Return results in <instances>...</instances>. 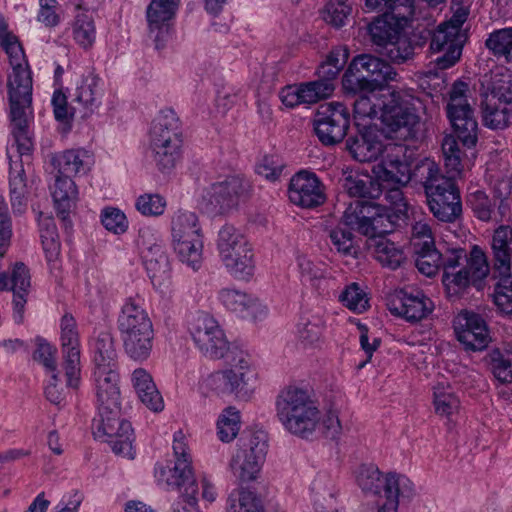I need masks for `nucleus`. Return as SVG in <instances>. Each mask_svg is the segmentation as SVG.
Masks as SVG:
<instances>
[{
  "instance_id": "nucleus-1",
  "label": "nucleus",
  "mask_w": 512,
  "mask_h": 512,
  "mask_svg": "<svg viewBox=\"0 0 512 512\" xmlns=\"http://www.w3.org/2000/svg\"><path fill=\"white\" fill-rule=\"evenodd\" d=\"M442 152L448 176L442 175L438 164L429 158L416 164L414 174L424 187L427 204L433 215L440 221L453 222L462 211L459 192L453 179L462 173L463 152L452 135L444 137Z\"/></svg>"
},
{
  "instance_id": "nucleus-2",
  "label": "nucleus",
  "mask_w": 512,
  "mask_h": 512,
  "mask_svg": "<svg viewBox=\"0 0 512 512\" xmlns=\"http://www.w3.org/2000/svg\"><path fill=\"white\" fill-rule=\"evenodd\" d=\"M345 225L368 236L367 246L384 267L398 268L404 261L403 250L384 234L391 229L389 210L377 203L357 200L344 214Z\"/></svg>"
},
{
  "instance_id": "nucleus-3",
  "label": "nucleus",
  "mask_w": 512,
  "mask_h": 512,
  "mask_svg": "<svg viewBox=\"0 0 512 512\" xmlns=\"http://www.w3.org/2000/svg\"><path fill=\"white\" fill-rule=\"evenodd\" d=\"M276 415L289 433L308 438L320 424L321 411L308 390L296 385L284 387L276 397Z\"/></svg>"
},
{
  "instance_id": "nucleus-4",
  "label": "nucleus",
  "mask_w": 512,
  "mask_h": 512,
  "mask_svg": "<svg viewBox=\"0 0 512 512\" xmlns=\"http://www.w3.org/2000/svg\"><path fill=\"white\" fill-rule=\"evenodd\" d=\"M117 327L125 354L136 362L147 360L153 348L154 328L141 298L129 297L125 300Z\"/></svg>"
},
{
  "instance_id": "nucleus-5",
  "label": "nucleus",
  "mask_w": 512,
  "mask_h": 512,
  "mask_svg": "<svg viewBox=\"0 0 512 512\" xmlns=\"http://www.w3.org/2000/svg\"><path fill=\"white\" fill-rule=\"evenodd\" d=\"M182 143L179 117L171 109L162 110L153 120L149 133V148L159 170L169 172L176 167Z\"/></svg>"
},
{
  "instance_id": "nucleus-6",
  "label": "nucleus",
  "mask_w": 512,
  "mask_h": 512,
  "mask_svg": "<svg viewBox=\"0 0 512 512\" xmlns=\"http://www.w3.org/2000/svg\"><path fill=\"white\" fill-rule=\"evenodd\" d=\"M231 474L240 485H251L262 480L268 453V437L263 431L244 441H236L226 448Z\"/></svg>"
},
{
  "instance_id": "nucleus-7",
  "label": "nucleus",
  "mask_w": 512,
  "mask_h": 512,
  "mask_svg": "<svg viewBox=\"0 0 512 512\" xmlns=\"http://www.w3.org/2000/svg\"><path fill=\"white\" fill-rule=\"evenodd\" d=\"M382 97L381 121L386 137L399 141L413 138L420 125V117L412 97L400 90H387Z\"/></svg>"
},
{
  "instance_id": "nucleus-8",
  "label": "nucleus",
  "mask_w": 512,
  "mask_h": 512,
  "mask_svg": "<svg viewBox=\"0 0 512 512\" xmlns=\"http://www.w3.org/2000/svg\"><path fill=\"white\" fill-rule=\"evenodd\" d=\"M493 277L498 279L494 291V303L507 315H512V230L509 226L498 227L492 236Z\"/></svg>"
},
{
  "instance_id": "nucleus-9",
  "label": "nucleus",
  "mask_w": 512,
  "mask_h": 512,
  "mask_svg": "<svg viewBox=\"0 0 512 512\" xmlns=\"http://www.w3.org/2000/svg\"><path fill=\"white\" fill-rule=\"evenodd\" d=\"M172 245L179 260L197 270L203 259V235L196 213L178 210L171 219Z\"/></svg>"
},
{
  "instance_id": "nucleus-10",
  "label": "nucleus",
  "mask_w": 512,
  "mask_h": 512,
  "mask_svg": "<svg viewBox=\"0 0 512 512\" xmlns=\"http://www.w3.org/2000/svg\"><path fill=\"white\" fill-rule=\"evenodd\" d=\"M482 88L484 124L492 129L507 127L512 113V75L494 71Z\"/></svg>"
},
{
  "instance_id": "nucleus-11",
  "label": "nucleus",
  "mask_w": 512,
  "mask_h": 512,
  "mask_svg": "<svg viewBox=\"0 0 512 512\" xmlns=\"http://www.w3.org/2000/svg\"><path fill=\"white\" fill-rule=\"evenodd\" d=\"M366 7L371 11H393L384 13L369 26L373 43L381 49L403 33L414 13L413 0H366Z\"/></svg>"
},
{
  "instance_id": "nucleus-12",
  "label": "nucleus",
  "mask_w": 512,
  "mask_h": 512,
  "mask_svg": "<svg viewBox=\"0 0 512 512\" xmlns=\"http://www.w3.org/2000/svg\"><path fill=\"white\" fill-rule=\"evenodd\" d=\"M257 383V373L248 353L236 344L226 347V395L248 401Z\"/></svg>"
},
{
  "instance_id": "nucleus-13",
  "label": "nucleus",
  "mask_w": 512,
  "mask_h": 512,
  "mask_svg": "<svg viewBox=\"0 0 512 512\" xmlns=\"http://www.w3.org/2000/svg\"><path fill=\"white\" fill-rule=\"evenodd\" d=\"M452 10L451 19L438 26L431 40L430 47L433 51L446 50V53L437 59V66L440 69H447L459 60L465 40L461 27L469 14L468 5H460Z\"/></svg>"
},
{
  "instance_id": "nucleus-14",
  "label": "nucleus",
  "mask_w": 512,
  "mask_h": 512,
  "mask_svg": "<svg viewBox=\"0 0 512 512\" xmlns=\"http://www.w3.org/2000/svg\"><path fill=\"white\" fill-rule=\"evenodd\" d=\"M155 478L160 485L165 486L168 490L177 489L181 492V501L176 504L174 512H199L196 497L198 486L188 460H175L172 468L157 465Z\"/></svg>"
},
{
  "instance_id": "nucleus-15",
  "label": "nucleus",
  "mask_w": 512,
  "mask_h": 512,
  "mask_svg": "<svg viewBox=\"0 0 512 512\" xmlns=\"http://www.w3.org/2000/svg\"><path fill=\"white\" fill-rule=\"evenodd\" d=\"M468 84L458 81L451 88L447 115L458 139L466 146L477 141V122L469 102Z\"/></svg>"
},
{
  "instance_id": "nucleus-16",
  "label": "nucleus",
  "mask_w": 512,
  "mask_h": 512,
  "mask_svg": "<svg viewBox=\"0 0 512 512\" xmlns=\"http://www.w3.org/2000/svg\"><path fill=\"white\" fill-rule=\"evenodd\" d=\"M226 271L237 281L250 282L256 273V256L252 244L238 229H226Z\"/></svg>"
},
{
  "instance_id": "nucleus-17",
  "label": "nucleus",
  "mask_w": 512,
  "mask_h": 512,
  "mask_svg": "<svg viewBox=\"0 0 512 512\" xmlns=\"http://www.w3.org/2000/svg\"><path fill=\"white\" fill-rule=\"evenodd\" d=\"M121 409L106 411L99 414L94 435L98 439L106 441L115 454L128 459H133L134 430L129 421L121 417Z\"/></svg>"
},
{
  "instance_id": "nucleus-18",
  "label": "nucleus",
  "mask_w": 512,
  "mask_h": 512,
  "mask_svg": "<svg viewBox=\"0 0 512 512\" xmlns=\"http://www.w3.org/2000/svg\"><path fill=\"white\" fill-rule=\"evenodd\" d=\"M354 478L363 493L378 495V502L390 499V486L394 488L395 497L404 496L412 488V483L405 476L383 475L378 467L372 463L359 465L354 471Z\"/></svg>"
},
{
  "instance_id": "nucleus-19",
  "label": "nucleus",
  "mask_w": 512,
  "mask_h": 512,
  "mask_svg": "<svg viewBox=\"0 0 512 512\" xmlns=\"http://www.w3.org/2000/svg\"><path fill=\"white\" fill-rule=\"evenodd\" d=\"M188 332L202 356L210 360L224 357V329L213 316L203 312L192 315Z\"/></svg>"
},
{
  "instance_id": "nucleus-20",
  "label": "nucleus",
  "mask_w": 512,
  "mask_h": 512,
  "mask_svg": "<svg viewBox=\"0 0 512 512\" xmlns=\"http://www.w3.org/2000/svg\"><path fill=\"white\" fill-rule=\"evenodd\" d=\"M490 271L487 257L479 246H473L469 253V266L443 273L442 282L450 296L463 294L470 285L481 289Z\"/></svg>"
},
{
  "instance_id": "nucleus-21",
  "label": "nucleus",
  "mask_w": 512,
  "mask_h": 512,
  "mask_svg": "<svg viewBox=\"0 0 512 512\" xmlns=\"http://www.w3.org/2000/svg\"><path fill=\"white\" fill-rule=\"evenodd\" d=\"M1 45L8 54L12 73L8 78V98L32 96V76L21 44L17 37L9 32H2Z\"/></svg>"
},
{
  "instance_id": "nucleus-22",
  "label": "nucleus",
  "mask_w": 512,
  "mask_h": 512,
  "mask_svg": "<svg viewBox=\"0 0 512 512\" xmlns=\"http://www.w3.org/2000/svg\"><path fill=\"white\" fill-rule=\"evenodd\" d=\"M405 147L389 144L379 163L373 166L372 172L382 186H405L412 175L411 163L405 155Z\"/></svg>"
},
{
  "instance_id": "nucleus-23",
  "label": "nucleus",
  "mask_w": 512,
  "mask_h": 512,
  "mask_svg": "<svg viewBox=\"0 0 512 512\" xmlns=\"http://www.w3.org/2000/svg\"><path fill=\"white\" fill-rule=\"evenodd\" d=\"M349 126V114L340 102H330L318 108L314 129L319 140L326 145L340 142Z\"/></svg>"
},
{
  "instance_id": "nucleus-24",
  "label": "nucleus",
  "mask_w": 512,
  "mask_h": 512,
  "mask_svg": "<svg viewBox=\"0 0 512 512\" xmlns=\"http://www.w3.org/2000/svg\"><path fill=\"white\" fill-rule=\"evenodd\" d=\"M61 347L64 371L67 386H79L81 379L80 343L76 321L71 315H64L61 319Z\"/></svg>"
},
{
  "instance_id": "nucleus-25",
  "label": "nucleus",
  "mask_w": 512,
  "mask_h": 512,
  "mask_svg": "<svg viewBox=\"0 0 512 512\" xmlns=\"http://www.w3.org/2000/svg\"><path fill=\"white\" fill-rule=\"evenodd\" d=\"M180 0H152L146 9V20L150 37L156 49H161L170 32Z\"/></svg>"
},
{
  "instance_id": "nucleus-26",
  "label": "nucleus",
  "mask_w": 512,
  "mask_h": 512,
  "mask_svg": "<svg viewBox=\"0 0 512 512\" xmlns=\"http://www.w3.org/2000/svg\"><path fill=\"white\" fill-rule=\"evenodd\" d=\"M453 324L457 339L466 349L476 351L487 347L490 335L486 322L479 314L461 311L455 317Z\"/></svg>"
},
{
  "instance_id": "nucleus-27",
  "label": "nucleus",
  "mask_w": 512,
  "mask_h": 512,
  "mask_svg": "<svg viewBox=\"0 0 512 512\" xmlns=\"http://www.w3.org/2000/svg\"><path fill=\"white\" fill-rule=\"evenodd\" d=\"M11 131L21 156L29 155L33 142L29 133V123L33 117L32 96L9 98Z\"/></svg>"
},
{
  "instance_id": "nucleus-28",
  "label": "nucleus",
  "mask_w": 512,
  "mask_h": 512,
  "mask_svg": "<svg viewBox=\"0 0 512 512\" xmlns=\"http://www.w3.org/2000/svg\"><path fill=\"white\" fill-rule=\"evenodd\" d=\"M146 236H153V234L149 230H141L139 233V243L142 246L143 263L152 284L157 288H161L170 279L169 259L163 247L157 242L149 243Z\"/></svg>"
},
{
  "instance_id": "nucleus-29",
  "label": "nucleus",
  "mask_w": 512,
  "mask_h": 512,
  "mask_svg": "<svg viewBox=\"0 0 512 512\" xmlns=\"http://www.w3.org/2000/svg\"><path fill=\"white\" fill-rule=\"evenodd\" d=\"M288 197L291 203L302 208L318 206L325 200L320 180L308 171H300L290 179Z\"/></svg>"
},
{
  "instance_id": "nucleus-30",
  "label": "nucleus",
  "mask_w": 512,
  "mask_h": 512,
  "mask_svg": "<svg viewBox=\"0 0 512 512\" xmlns=\"http://www.w3.org/2000/svg\"><path fill=\"white\" fill-rule=\"evenodd\" d=\"M334 89V83L329 80H317L300 85H288L281 89L279 98L285 107L294 108L328 98L333 94Z\"/></svg>"
},
{
  "instance_id": "nucleus-31",
  "label": "nucleus",
  "mask_w": 512,
  "mask_h": 512,
  "mask_svg": "<svg viewBox=\"0 0 512 512\" xmlns=\"http://www.w3.org/2000/svg\"><path fill=\"white\" fill-rule=\"evenodd\" d=\"M383 133L373 127L358 128V133L347 140V149L359 162H370L382 157L390 143H384Z\"/></svg>"
},
{
  "instance_id": "nucleus-32",
  "label": "nucleus",
  "mask_w": 512,
  "mask_h": 512,
  "mask_svg": "<svg viewBox=\"0 0 512 512\" xmlns=\"http://www.w3.org/2000/svg\"><path fill=\"white\" fill-rule=\"evenodd\" d=\"M30 287V273L22 262L15 263L10 276L6 273L0 274V291L6 289L13 291V319L16 323L23 322Z\"/></svg>"
},
{
  "instance_id": "nucleus-33",
  "label": "nucleus",
  "mask_w": 512,
  "mask_h": 512,
  "mask_svg": "<svg viewBox=\"0 0 512 512\" xmlns=\"http://www.w3.org/2000/svg\"><path fill=\"white\" fill-rule=\"evenodd\" d=\"M226 312L232 318L261 322L269 314L268 307L257 297L243 290H226Z\"/></svg>"
},
{
  "instance_id": "nucleus-34",
  "label": "nucleus",
  "mask_w": 512,
  "mask_h": 512,
  "mask_svg": "<svg viewBox=\"0 0 512 512\" xmlns=\"http://www.w3.org/2000/svg\"><path fill=\"white\" fill-rule=\"evenodd\" d=\"M388 305L391 313L412 322L425 318L433 310L432 301L420 291H400L390 299Z\"/></svg>"
},
{
  "instance_id": "nucleus-35",
  "label": "nucleus",
  "mask_w": 512,
  "mask_h": 512,
  "mask_svg": "<svg viewBox=\"0 0 512 512\" xmlns=\"http://www.w3.org/2000/svg\"><path fill=\"white\" fill-rule=\"evenodd\" d=\"M99 414L120 409L119 374L116 368L94 370Z\"/></svg>"
},
{
  "instance_id": "nucleus-36",
  "label": "nucleus",
  "mask_w": 512,
  "mask_h": 512,
  "mask_svg": "<svg viewBox=\"0 0 512 512\" xmlns=\"http://www.w3.org/2000/svg\"><path fill=\"white\" fill-rule=\"evenodd\" d=\"M51 194L58 217L65 227H70L69 215L78 199V190L75 182L67 176L57 175L51 187Z\"/></svg>"
},
{
  "instance_id": "nucleus-37",
  "label": "nucleus",
  "mask_w": 512,
  "mask_h": 512,
  "mask_svg": "<svg viewBox=\"0 0 512 512\" xmlns=\"http://www.w3.org/2000/svg\"><path fill=\"white\" fill-rule=\"evenodd\" d=\"M356 63L359 64L363 73L369 79V82H375L377 86V91H386L394 90L391 87L384 85L388 81L396 80L397 73L394 71L393 67L383 60L372 56V55H358L355 57Z\"/></svg>"
},
{
  "instance_id": "nucleus-38",
  "label": "nucleus",
  "mask_w": 512,
  "mask_h": 512,
  "mask_svg": "<svg viewBox=\"0 0 512 512\" xmlns=\"http://www.w3.org/2000/svg\"><path fill=\"white\" fill-rule=\"evenodd\" d=\"M103 92L101 79L90 73L83 77L76 87L73 101L78 103L85 110L84 115H87L100 106Z\"/></svg>"
},
{
  "instance_id": "nucleus-39",
  "label": "nucleus",
  "mask_w": 512,
  "mask_h": 512,
  "mask_svg": "<svg viewBox=\"0 0 512 512\" xmlns=\"http://www.w3.org/2000/svg\"><path fill=\"white\" fill-rule=\"evenodd\" d=\"M132 383L141 402L151 411L159 412L164 408L163 398L151 375L143 368L132 373Z\"/></svg>"
},
{
  "instance_id": "nucleus-40",
  "label": "nucleus",
  "mask_w": 512,
  "mask_h": 512,
  "mask_svg": "<svg viewBox=\"0 0 512 512\" xmlns=\"http://www.w3.org/2000/svg\"><path fill=\"white\" fill-rule=\"evenodd\" d=\"M52 164L61 176L85 174L91 165V155L84 149H70L55 155Z\"/></svg>"
},
{
  "instance_id": "nucleus-41",
  "label": "nucleus",
  "mask_w": 512,
  "mask_h": 512,
  "mask_svg": "<svg viewBox=\"0 0 512 512\" xmlns=\"http://www.w3.org/2000/svg\"><path fill=\"white\" fill-rule=\"evenodd\" d=\"M95 370L116 368L117 351L113 336L108 331H101L91 341Z\"/></svg>"
},
{
  "instance_id": "nucleus-42",
  "label": "nucleus",
  "mask_w": 512,
  "mask_h": 512,
  "mask_svg": "<svg viewBox=\"0 0 512 512\" xmlns=\"http://www.w3.org/2000/svg\"><path fill=\"white\" fill-rule=\"evenodd\" d=\"M382 94L386 91L363 92L354 102V120L357 128H367L382 107Z\"/></svg>"
},
{
  "instance_id": "nucleus-43",
  "label": "nucleus",
  "mask_w": 512,
  "mask_h": 512,
  "mask_svg": "<svg viewBox=\"0 0 512 512\" xmlns=\"http://www.w3.org/2000/svg\"><path fill=\"white\" fill-rule=\"evenodd\" d=\"M261 432L263 431L245 426L240 410L235 407L226 408V448L236 441H244Z\"/></svg>"
},
{
  "instance_id": "nucleus-44",
  "label": "nucleus",
  "mask_w": 512,
  "mask_h": 512,
  "mask_svg": "<svg viewBox=\"0 0 512 512\" xmlns=\"http://www.w3.org/2000/svg\"><path fill=\"white\" fill-rule=\"evenodd\" d=\"M326 327L324 318L320 315L303 317L297 326L299 343L304 347H313L321 341Z\"/></svg>"
},
{
  "instance_id": "nucleus-45",
  "label": "nucleus",
  "mask_w": 512,
  "mask_h": 512,
  "mask_svg": "<svg viewBox=\"0 0 512 512\" xmlns=\"http://www.w3.org/2000/svg\"><path fill=\"white\" fill-rule=\"evenodd\" d=\"M342 86L345 92L351 94L377 91L376 83L369 82L359 64L356 63V58L351 61L343 75Z\"/></svg>"
},
{
  "instance_id": "nucleus-46",
  "label": "nucleus",
  "mask_w": 512,
  "mask_h": 512,
  "mask_svg": "<svg viewBox=\"0 0 512 512\" xmlns=\"http://www.w3.org/2000/svg\"><path fill=\"white\" fill-rule=\"evenodd\" d=\"M73 37L84 49L92 47L96 39V27L94 18L87 11L79 12L73 25Z\"/></svg>"
},
{
  "instance_id": "nucleus-47",
  "label": "nucleus",
  "mask_w": 512,
  "mask_h": 512,
  "mask_svg": "<svg viewBox=\"0 0 512 512\" xmlns=\"http://www.w3.org/2000/svg\"><path fill=\"white\" fill-rule=\"evenodd\" d=\"M40 237L49 262L54 261L60 254V242L58 239L57 228L51 217H41L39 220Z\"/></svg>"
},
{
  "instance_id": "nucleus-48",
  "label": "nucleus",
  "mask_w": 512,
  "mask_h": 512,
  "mask_svg": "<svg viewBox=\"0 0 512 512\" xmlns=\"http://www.w3.org/2000/svg\"><path fill=\"white\" fill-rule=\"evenodd\" d=\"M486 46L498 59L512 63V28L492 32L486 40Z\"/></svg>"
},
{
  "instance_id": "nucleus-49",
  "label": "nucleus",
  "mask_w": 512,
  "mask_h": 512,
  "mask_svg": "<svg viewBox=\"0 0 512 512\" xmlns=\"http://www.w3.org/2000/svg\"><path fill=\"white\" fill-rule=\"evenodd\" d=\"M249 185L239 174L226 179V210L237 209L249 198Z\"/></svg>"
},
{
  "instance_id": "nucleus-50",
  "label": "nucleus",
  "mask_w": 512,
  "mask_h": 512,
  "mask_svg": "<svg viewBox=\"0 0 512 512\" xmlns=\"http://www.w3.org/2000/svg\"><path fill=\"white\" fill-rule=\"evenodd\" d=\"M330 245L338 253L344 256L357 257L359 247L356 244L353 234L350 230L339 225L329 231Z\"/></svg>"
},
{
  "instance_id": "nucleus-51",
  "label": "nucleus",
  "mask_w": 512,
  "mask_h": 512,
  "mask_svg": "<svg viewBox=\"0 0 512 512\" xmlns=\"http://www.w3.org/2000/svg\"><path fill=\"white\" fill-rule=\"evenodd\" d=\"M227 512H264V507L254 492L241 488L230 495Z\"/></svg>"
},
{
  "instance_id": "nucleus-52",
  "label": "nucleus",
  "mask_w": 512,
  "mask_h": 512,
  "mask_svg": "<svg viewBox=\"0 0 512 512\" xmlns=\"http://www.w3.org/2000/svg\"><path fill=\"white\" fill-rule=\"evenodd\" d=\"M21 168L10 173V199L14 213L24 212L27 204V185Z\"/></svg>"
},
{
  "instance_id": "nucleus-53",
  "label": "nucleus",
  "mask_w": 512,
  "mask_h": 512,
  "mask_svg": "<svg viewBox=\"0 0 512 512\" xmlns=\"http://www.w3.org/2000/svg\"><path fill=\"white\" fill-rule=\"evenodd\" d=\"M340 302L349 310L362 313L369 307L367 293L357 283H351L339 296Z\"/></svg>"
},
{
  "instance_id": "nucleus-54",
  "label": "nucleus",
  "mask_w": 512,
  "mask_h": 512,
  "mask_svg": "<svg viewBox=\"0 0 512 512\" xmlns=\"http://www.w3.org/2000/svg\"><path fill=\"white\" fill-rule=\"evenodd\" d=\"M198 390L205 401L221 400L224 391V373L217 371L206 375L200 380Z\"/></svg>"
},
{
  "instance_id": "nucleus-55",
  "label": "nucleus",
  "mask_w": 512,
  "mask_h": 512,
  "mask_svg": "<svg viewBox=\"0 0 512 512\" xmlns=\"http://www.w3.org/2000/svg\"><path fill=\"white\" fill-rule=\"evenodd\" d=\"M351 11L350 0H329L323 11V18L335 27H342L345 25Z\"/></svg>"
},
{
  "instance_id": "nucleus-56",
  "label": "nucleus",
  "mask_w": 512,
  "mask_h": 512,
  "mask_svg": "<svg viewBox=\"0 0 512 512\" xmlns=\"http://www.w3.org/2000/svg\"><path fill=\"white\" fill-rule=\"evenodd\" d=\"M434 407L437 414L449 416L459 408V400L449 387L442 384L434 388Z\"/></svg>"
},
{
  "instance_id": "nucleus-57",
  "label": "nucleus",
  "mask_w": 512,
  "mask_h": 512,
  "mask_svg": "<svg viewBox=\"0 0 512 512\" xmlns=\"http://www.w3.org/2000/svg\"><path fill=\"white\" fill-rule=\"evenodd\" d=\"M223 203L224 187L218 183L203 192L200 206L205 213L211 216H221L224 209Z\"/></svg>"
},
{
  "instance_id": "nucleus-58",
  "label": "nucleus",
  "mask_w": 512,
  "mask_h": 512,
  "mask_svg": "<svg viewBox=\"0 0 512 512\" xmlns=\"http://www.w3.org/2000/svg\"><path fill=\"white\" fill-rule=\"evenodd\" d=\"M413 252L418 270L428 277L436 275L441 267V252L435 247Z\"/></svg>"
},
{
  "instance_id": "nucleus-59",
  "label": "nucleus",
  "mask_w": 512,
  "mask_h": 512,
  "mask_svg": "<svg viewBox=\"0 0 512 512\" xmlns=\"http://www.w3.org/2000/svg\"><path fill=\"white\" fill-rule=\"evenodd\" d=\"M491 360L495 377L501 382H512V348L495 350Z\"/></svg>"
},
{
  "instance_id": "nucleus-60",
  "label": "nucleus",
  "mask_w": 512,
  "mask_h": 512,
  "mask_svg": "<svg viewBox=\"0 0 512 512\" xmlns=\"http://www.w3.org/2000/svg\"><path fill=\"white\" fill-rule=\"evenodd\" d=\"M410 244L413 251L435 247L432 230L426 221L418 220L413 224Z\"/></svg>"
},
{
  "instance_id": "nucleus-61",
  "label": "nucleus",
  "mask_w": 512,
  "mask_h": 512,
  "mask_svg": "<svg viewBox=\"0 0 512 512\" xmlns=\"http://www.w3.org/2000/svg\"><path fill=\"white\" fill-rule=\"evenodd\" d=\"M381 53L393 62H404L413 54V47L408 38L402 33L394 41L388 43Z\"/></svg>"
},
{
  "instance_id": "nucleus-62",
  "label": "nucleus",
  "mask_w": 512,
  "mask_h": 512,
  "mask_svg": "<svg viewBox=\"0 0 512 512\" xmlns=\"http://www.w3.org/2000/svg\"><path fill=\"white\" fill-rule=\"evenodd\" d=\"M284 168L283 161L275 155H265L257 163L256 173L268 181L276 182L280 179Z\"/></svg>"
},
{
  "instance_id": "nucleus-63",
  "label": "nucleus",
  "mask_w": 512,
  "mask_h": 512,
  "mask_svg": "<svg viewBox=\"0 0 512 512\" xmlns=\"http://www.w3.org/2000/svg\"><path fill=\"white\" fill-rule=\"evenodd\" d=\"M135 207L144 216H159L165 211L166 200L159 194L147 193L137 198Z\"/></svg>"
},
{
  "instance_id": "nucleus-64",
  "label": "nucleus",
  "mask_w": 512,
  "mask_h": 512,
  "mask_svg": "<svg viewBox=\"0 0 512 512\" xmlns=\"http://www.w3.org/2000/svg\"><path fill=\"white\" fill-rule=\"evenodd\" d=\"M348 54L346 51H333L329 54L326 61L319 68V76L323 80H329L333 83L340 70L344 67Z\"/></svg>"
}]
</instances>
